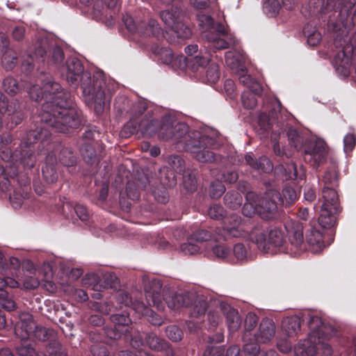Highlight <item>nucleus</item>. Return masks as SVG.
<instances>
[{
    "instance_id": "obj_29",
    "label": "nucleus",
    "mask_w": 356,
    "mask_h": 356,
    "mask_svg": "<svg viewBox=\"0 0 356 356\" xmlns=\"http://www.w3.org/2000/svg\"><path fill=\"white\" fill-rule=\"evenodd\" d=\"M247 202L244 204L242 212L248 217L252 216L255 213H258L257 204L258 196L254 193H248L246 196Z\"/></svg>"
},
{
    "instance_id": "obj_44",
    "label": "nucleus",
    "mask_w": 356,
    "mask_h": 356,
    "mask_svg": "<svg viewBox=\"0 0 356 356\" xmlns=\"http://www.w3.org/2000/svg\"><path fill=\"white\" fill-rule=\"evenodd\" d=\"M112 322L114 323L115 328L125 330L127 331V325L131 322L130 318L127 315L125 314H114L111 317Z\"/></svg>"
},
{
    "instance_id": "obj_58",
    "label": "nucleus",
    "mask_w": 356,
    "mask_h": 356,
    "mask_svg": "<svg viewBox=\"0 0 356 356\" xmlns=\"http://www.w3.org/2000/svg\"><path fill=\"white\" fill-rule=\"evenodd\" d=\"M125 332V330L124 329H120L117 327L115 328V326L114 325L113 327H108L105 330V333L106 336L112 339H120L123 332Z\"/></svg>"
},
{
    "instance_id": "obj_57",
    "label": "nucleus",
    "mask_w": 356,
    "mask_h": 356,
    "mask_svg": "<svg viewBox=\"0 0 356 356\" xmlns=\"http://www.w3.org/2000/svg\"><path fill=\"white\" fill-rule=\"evenodd\" d=\"M166 334L169 339L177 341L181 339L182 332L176 326H169L166 329Z\"/></svg>"
},
{
    "instance_id": "obj_4",
    "label": "nucleus",
    "mask_w": 356,
    "mask_h": 356,
    "mask_svg": "<svg viewBox=\"0 0 356 356\" xmlns=\"http://www.w3.org/2000/svg\"><path fill=\"white\" fill-rule=\"evenodd\" d=\"M66 79L71 84L80 78L83 94L88 104H94L96 112H100L104 105L106 86L102 72L93 75L92 83L90 75L83 72V65L77 58H71L67 61Z\"/></svg>"
},
{
    "instance_id": "obj_7",
    "label": "nucleus",
    "mask_w": 356,
    "mask_h": 356,
    "mask_svg": "<svg viewBox=\"0 0 356 356\" xmlns=\"http://www.w3.org/2000/svg\"><path fill=\"white\" fill-rule=\"evenodd\" d=\"M249 238L264 253L274 254L285 251L283 234L278 228L266 232L262 227H255L250 232Z\"/></svg>"
},
{
    "instance_id": "obj_54",
    "label": "nucleus",
    "mask_w": 356,
    "mask_h": 356,
    "mask_svg": "<svg viewBox=\"0 0 356 356\" xmlns=\"http://www.w3.org/2000/svg\"><path fill=\"white\" fill-rule=\"evenodd\" d=\"M105 13V8L103 4L102 0H96L93 7H92V15L94 18H95L97 20H102V16L104 15Z\"/></svg>"
},
{
    "instance_id": "obj_60",
    "label": "nucleus",
    "mask_w": 356,
    "mask_h": 356,
    "mask_svg": "<svg viewBox=\"0 0 356 356\" xmlns=\"http://www.w3.org/2000/svg\"><path fill=\"white\" fill-rule=\"evenodd\" d=\"M345 152H351L355 145V137L353 134H347L343 138Z\"/></svg>"
},
{
    "instance_id": "obj_52",
    "label": "nucleus",
    "mask_w": 356,
    "mask_h": 356,
    "mask_svg": "<svg viewBox=\"0 0 356 356\" xmlns=\"http://www.w3.org/2000/svg\"><path fill=\"white\" fill-rule=\"evenodd\" d=\"M252 339L250 340H243V351L250 356H254L259 350L260 348L258 342H252Z\"/></svg>"
},
{
    "instance_id": "obj_23",
    "label": "nucleus",
    "mask_w": 356,
    "mask_h": 356,
    "mask_svg": "<svg viewBox=\"0 0 356 356\" xmlns=\"http://www.w3.org/2000/svg\"><path fill=\"white\" fill-rule=\"evenodd\" d=\"M273 196L275 197L281 204L285 206L291 205L298 198L296 191L290 186L284 187L282 191V194L277 192H273Z\"/></svg>"
},
{
    "instance_id": "obj_34",
    "label": "nucleus",
    "mask_w": 356,
    "mask_h": 356,
    "mask_svg": "<svg viewBox=\"0 0 356 356\" xmlns=\"http://www.w3.org/2000/svg\"><path fill=\"white\" fill-rule=\"evenodd\" d=\"M26 268L27 271L30 273H33L34 276H31L29 280H24V288L26 289H35L38 286L39 281L35 277V268L33 264L29 260H24V268Z\"/></svg>"
},
{
    "instance_id": "obj_22",
    "label": "nucleus",
    "mask_w": 356,
    "mask_h": 356,
    "mask_svg": "<svg viewBox=\"0 0 356 356\" xmlns=\"http://www.w3.org/2000/svg\"><path fill=\"white\" fill-rule=\"evenodd\" d=\"M224 312L226 315L228 329L231 332H234L240 327L241 320L238 312L229 306H224Z\"/></svg>"
},
{
    "instance_id": "obj_36",
    "label": "nucleus",
    "mask_w": 356,
    "mask_h": 356,
    "mask_svg": "<svg viewBox=\"0 0 356 356\" xmlns=\"http://www.w3.org/2000/svg\"><path fill=\"white\" fill-rule=\"evenodd\" d=\"M152 51L154 54L157 55L161 62L165 65H170L175 58L172 50L168 48L156 46L152 48Z\"/></svg>"
},
{
    "instance_id": "obj_6",
    "label": "nucleus",
    "mask_w": 356,
    "mask_h": 356,
    "mask_svg": "<svg viewBox=\"0 0 356 356\" xmlns=\"http://www.w3.org/2000/svg\"><path fill=\"white\" fill-rule=\"evenodd\" d=\"M197 18L199 25L202 29V37L211 42L214 49H224L237 44L234 35L221 24H214L212 17L201 14L198 15Z\"/></svg>"
},
{
    "instance_id": "obj_10",
    "label": "nucleus",
    "mask_w": 356,
    "mask_h": 356,
    "mask_svg": "<svg viewBox=\"0 0 356 356\" xmlns=\"http://www.w3.org/2000/svg\"><path fill=\"white\" fill-rule=\"evenodd\" d=\"M58 152L59 153L58 159L63 165H72L75 162L72 153L67 149L62 148L60 144H57L54 152H49L47 155V163L42 169L44 178L49 183L54 182L57 179L54 165L57 162Z\"/></svg>"
},
{
    "instance_id": "obj_53",
    "label": "nucleus",
    "mask_w": 356,
    "mask_h": 356,
    "mask_svg": "<svg viewBox=\"0 0 356 356\" xmlns=\"http://www.w3.org/2000/svg\"><path fill=\"white\" fill-rule=\"evenodd\" d=\"M81 154L87 163H92L95 161L96 152L91 145L86 144L85 147L81 149Z\"/></svg>"
},
{
    "instance_id": "obj_49",
    "label": "nucleus",
    "mask_w": 356,
    "mask_h": 356,
    "mask_svg": "<svg viewBox=\"0 0 356 356\" xmlns=\"http://www.w3.org/2000/svg\"><path fill=\"white\" fill-rule=\"evenodd\" d=\"M171 31L178 37L181 38H186L191 36V31L181 20Z\"/></svg>"
},
{
    "instance_id": "obj_32",
    "label": "nucleus",
    "mask_w": 356,
    "mask_h": 356,
    "mask_svg": "<svg viewBox=\"0 0 356 356\" xmlns=\"http://www.w3.org/2000/svg\"><path fill=\"white\" fill-rule=\"evenodd\" d=\"M209 56H196L188 60V68L193 72H197L204 68L209 62Z\"/></svg>"
},
{
    "instance_id": "obj_9",
    "label": "nucleus",
    "mask_w": 356,
    "mask_h": 356,
    "mask_svg": "<svg viewBox=\"0 0 356 356\" xmlns=\"http://www.w3.org/2000/svg\"><path fill=\"white\" fill-rule=\"evenodd\" d=\"M162 289V284L159 280L149 281L145 286V298L147 305L139 300L131 303L132 309L139 316H148L152 309L150 306H156L159 309H163V305L160 299V293Z\"/></svg>"
},
{
    "instance_id": "obj_25",
    "label": "nucleus",
    "mask_w": 356,
    "mask_h": 356,
    "mask_svg": "<svg viewBox=\"0 0 356 356\" xmlns=\"http://www.w3.org/2000/svg\"><path fill=\"white\" fill-rule=\"evenodd\" d=\"M8 285L7 280L0 278V305L4 309L12 311L15 309L16 304L13 300L8 298V293L6 290Z\"/></svg>"
},
{
    "instance_id": "obj_45",
    "label": "nucleus",
    "mask_w": 356,
    "mask_h": 356,
    "mask_svg": "<svg viewBox=\"0 0 356 356\" xmlns=\"http://www.w3.org/2000/svg\"><path fill=\"white\" fill-rule=\"evenodd\" d=\"M281 8L279 0H268L264 2V10L270 16L273 17L277 15Z\"/></svg>"
},
{
    "instance_id": "obj_3",
    "label": "nucleus",
    "mask_w": 356,
    "mask_h": 356,
    "mask_svg": "<svg viewBox=\"0 0 356 356\" xmlns=\"http://www.w3.org/2000/svg\"><path fill=\"white\" fill-rule=\"evenodd\" d=\"M8 140L3 142L0 136V190L2 191L8 189L10 186L16 184L17 186L10 195V202L15 209L22 207V193L21 182V167L22 165V154L21 150L18 156L13 153L7 147Z\"/></svg>"
},
{
    "instance_id": "obj_62",
    "label": "nucleus",
    "mask_w": 356,
    "mask_h": 356,
    "mask_svg": "<svg viewBox=\"0 0 356 356\" xmlns=\"http://www.w3.org/2000/svg\"><path fill=\"white\" fill-rule=\"evenodd\" d=\"M42 132L38 130L30 131L27 134L26 145H31L35 143L41 138Z\"/></svg>"
},
{
    "instance_id": "obj_33",
    "label": "nucleus",
    "mask_w": 356,
    "mask_h": 356,
    "mask_svg": "<svg viewBox=\"0 0 356 356\" xmlns=\"http://www.w3.org/2000/svg\"><path fill=\"white\" fill-rule=\"evenodd\" d=\"M213 254L218 259L233 262L232 250L225 244H219L212 248Z\"/></svg>"
},
{
    "instance_id": "obj_19",
    "label": "nucleus",
    "mask_w": 356,
    "mask_h": 356,
    "mask_svg": "<svg viewBox=\"0 0 356 356\" xmlns=\"http://www.w3.org/2000/svg\"><path fill=\"white\" fill-rule=\"evenodd\" d=\"M160 17L166 26L171 30L181 20V10L177 7H172L170 10L161 12Z\"/></svg>"
},
{
    "instance_id": "obj_63",
    "label": "nucleus",
    "mask_w": 356,
    "mask_h": 356,
    "mask_svg": "<svg viewBox=\"0 0 356 356\" xmlns=\"http://www.w3.org/2000/svg\"><path fill=\"white\" fill-rule=\"evenodd\" d=\"M304 198L309 202H313L316 199V193L309 184H306L304 187Z\"/></svg>"
},
{
    "instance_id": "obj_11",
    "label": "nucleus",
    "mask_w": 356,
    "mask_h": 356,
    "mask_svg": "<svg viewBox=\"0 0 356 356\" xmlns=\"http://www.w3.org/2000/svg\"><path fill=\"white\" fill-rule=\"evenodd\" d=\"M224 209L218 204H213L208 209V215L211 218L223 220L224 229L230 236L233 237L244 236L246 230L241 223V218L236 214H231L224 218Z\"/></svg>"
},
{
    "instance_id": "obj_64",
    "label": "nucleus",
    "mask_w": 356,
    "mask_h": 356,
    "mask_svg": "<svg viewBox=\"0 0 356 356\" xmlns=\"http://www.w3.org/2000/svg\"><path fill=\"white\" fill-rule=\"evenodd\" d=\"M0 356H22V347H17L15 353L12 352L8 348H1Z\"/></svg>"
},
{
    "instance_id": "obj_13",
    "label": "nucleus",
    "mask_w": 356,
    "mask_h": 356,
    "mask_svg": "<svg viewBox=\"0 0 356 356\" xmlns=\"http://www.w3.org/2000/svg\"><path fill=\"white\" fill-rule=\"evenodd\" d=\"M163 300L170 310H178L188 307L192 300V295L188 292L172 293L169 290H163Z\"/></svg>"
},
{
    "instance_id": "obj_24",
    "label": "nucleus",
    "mask_w": 356,
    "mask_h": 356,
    "mask_svg": "<svg viewBox=\"0 0 356 356\" xmlns=\"http://www.w3.org/2000/svg\"><path fill=\"white\" fill-rule=\"evenodd\" d=\"M300 318L298 316L287 317L282 321V327L286 334L292 337L300 331Z\"/></svg>"
},
{
    "instance_id": "obj_20",
    "label": "nucleus",
    "mask_w": 356,
    "mask_h": 356,
    "mask_svg": "<svg viewBox=\"0 0 356 356\" xmlns=\"http://www.w3.org/2000/svg\"><path fill=\"white\" fill-rule=\"evenodd\" d=\"M245 159L246 163L254 170L266 173L273 170V164L266 156H262L257 161L250 154H248L245 156Z\"/></svg>"
},
{
    "instance_id": "obj_47",
    "label": "nucleus",
    "mask_w": 356,
    "mask_h": 356,
    "mask_svg": "<svg viewBox=\"0 0 356 356\" xmlns=\"http://www.w3.org/2000/svg\"><path fill=\"white\" fill-rule=\"evenodd\" d=\"M181 251L185 254H195L201 250V246L188 238L187 242L181 245Z\"/></svg>"
},
{
    "instance_id": "obj_28",
    "label": "nucleus",
    "mask_w": 356,
    "mask_h": 356,
    "mask_svg": "<svg viewBox=\"0 0 356 356\" xmlns=\"http://www.w3.org/2000/svg\"><path fill=\"white\" fill-rule=\"evenodd\" d=\"M307 241L313 247L314 252L321 251L325 247L323 234L315 228L311 229L307 236Z\"/></svg>"
},
{
    "instance_id": "obj_51",
    "label": "nucleus",
    "mask_w": 356,
    "mask_h": 356,
    "mask_svg": "<svg viewBox=\"0 0 356 356\" xmlns=\"http://www.w3.org/2000/svg\"><path fill=\"white\" fill-rule=\"evenodd\" d=\"M207 308V303L204 297H198L193 307L192 315L195 316H201L205 313Z\"/></svg>"
},
{
    "instance_id": "obj_43",
    "label": "nucleus",
    "mask_w": 356,
    "mask_h": 356,
    "mask_svg": "<svg viewBox=\"0 0 356 356\" xmlns=\"http://www.w3.org/2000/svg\"><path fill=\"white\" fill-rule=\"evenodd\" d=\"M26 332L30 334L34 333V335L40 340L45 341L47 339V330L44 327H38L34 322H31L26 328Z\"/></svg>"
},
{
    "instance_id": "obj_14",
    "label": "nucleus",
    "mask_w": 356,
    "mask_h": 356,
    "mask_svg": "<svg viewBox=\"0 0 356 356\" xmlns=\"http://www.w3.org/2000/svg\"><path fill=\"white\" fill-rule=\"evenodd\" d=\"M289 241L292 246L291 254H297L302 250L304 243L302 225L298 222H289L285 225Z\"/></svg>"
},
{
    "instance_id": "obj_37",
    "label": "nucleus",
    "mask_w": 356,
    "mask_h": 356,
    "mask_svg": "<svg viewBox=\"0 0 356 356\" xmlns=\"http://www.w3.org/2000/svg\"><path fill=\"white\" fill-rule=\"evenodd\" d=\"M323 181L324 186L322 190V195H323V191H336L334 187L337 184V175L335 172H327L323 177Z\"/></svg>"
},
{
    "instance_id": "obj_27",
    "label": "nucleus",
    "mask_w": 356,
    "mask_h": 356,
    "mask_svg": "<svg viewBox=\"0 0 356 356\" xmlns=\"http://www.w3.org/2000/svg\"><path fill=\"white\" fill-rule=\"evenodd\" d=\"M145 343L151 350L157 352L165 350L168 347V343L164 339L153 333L146 335Z\"/></svg>"
},
{
    "instance_id": "obj_59",
    "label": "nucleus",
    "mask_w": 356,
    "mask_h": 356,
    "mask_svg": "<svg viewBox=\"0 0 356 356\" xmlns=\"http://www.w3.org/2000/svg\"><path fill=\"white\" fill-rule=\"evenodd\" d=\"M225 188L221 183H212L211 184V195L213 198L220 197L225 192Z\"/></svg>"
},
{
    "instance_id": "obj_2",
    "label": "nucleus",
    "mask_w": 356,
    "mask_h": 356,
    "mask_svg": "<svg viewBox=\"0 0 356 356\" xmlns=\"http://www.w3.org/2000/svg\"><path fill=\"white\" fill-rule=\"evenodd\" d=\"M139 129L145 136L157 134L160 140L169 141L178 149L190 152L197 161L203 163L214 161L215 154L210 149L215 140L198 131H189L185 123L179 122L171 115H165L161 121L152 120L148 124L143 121Z\"/></svg>"
},
{
    "instance_id": "obj_41",
    "label": "nucleus",
    "mask_w": 356,
    "mask_h": 356,
    "mask_svg": "<svg viewBox=\"0 0 356 356\" xmlns=\"http://www.w3.org/2000/svg\"><path fill=\"white\" fill-rule=\"evenodd\" d=\"M290 144L297 150L300 149L304 143L303 137L299 134L297 130L289 129L287 133Z\"/></svg>"
},
{
    "instance_id": "obj_42",
    "label": "nucleus",
    "mask_w": 356,
    "mask_h": 356,
    "mask_svg": "<svg viewBox=\"0 0 356 356\" xmlns=\"http://www.w3.org/2000/svg\"><path fill=\"white\" fill-rule=\"evenodd\" d=\"M189 238L195 244H198L201 246V249H202L203 248H207L205 246L204 242L207 241L211 238V234L205 230H199L193 234Z\"/></svg>"
},
{
    "instance_id": "obj_35",
    "label": "nucleus",
    "mask_w": 356,
    "mask_h": 356,
    "mask_svg": "<svg viewBox=\"0 0 356 356\" xmlns=\"http://www.w3.org/2000/svg\"><path fill=\"white\" fill-rule=\"evenodd\" d=\"M225 204L232 209L239 208L242 204V195L237 191H232L226 193L225 197Z\"/></svg>"
},
{
    "instance_id": "obj_40",
    "label": "nucleus",
    "mask_w": 356,
    "mask_h": 356,
    "mask_svg": "<svg viewBox=\"0 0 356 356\" xmlns=\"http://www.w3.org/2000/svg\"><path fill=\"white\" fill-rule=\"evenodd\" d=\"M3 87L5 91L11 96L15 95L19 90V86L17 80L10 76L3 79Z\"/></svg>"
},
{
    "instance_id": "obj_61",
    "label": "nucleus",
    "mask_w": 356,
    "mask_h": 356,
    "mask_svg": "<svg viewBox=\"0 0 356 356\" xmlns=\"http://www.w3.org/2000/svg\"><path fill=\"white\" fill-rule=\"evenodd\" d=\"M117 302L118 304L129 307L131 305L132 301L131 298L129 297V294L126 292H120L117 297Z\"/></svg>"
},
{
    "instance_id": "obj_12",
    "label": "nucleus",
    "mask_w": 356,
    "mask_h": 356,
    "mask_svg": "<svg viewBox=\"0 0 356 356\" xmlns=\"http://www.w3.org/2000/svg\"><path fill=\"white\" fill-rule=\"evenodd\" d=\"M123 21L129 31L140 37L147 38L152 35L159 39L164 37L159 24L154 19L136 24L131 17L127 16L123 18Z\"/></svg>"
},
{
    "instance_id": "obj_48",
    "label": "nucleus",
    "mask_w": 356,
    "mask_h": 356,
    "mask_svg": "<svg viewBox=\"0 0 356 356\" xmlns=\"http://www.w3.org/2000/svg\"><path fill=\"white\" fill-rule=\"evenodd\" d=\"M65 207H67V209H73L78 218L83 221L87 220L89 218L87 209L83 205L77 204L74 207H72L71 204L67 203L64 206V209Z\"/></svg>"
},
{
    "instance_id": "obj_56",
    "label": "nucleus",
    "mask_w": 356,
    "mask_h": 356,
    "mask_svg": "<svg viewBox=\"0 0 356 356\" xmlns=\"http://www.w3.org/2000/svg\"><path fill=\"white\" fill-rule=\"evenodd\" d=\"M83 283L86 287L95 289L99 286V277L95 273L88 274L83 280Z\"/></svg>"
},
{
    "instance_id": "obj_30",
    "label": "nucleus",
    "mask_w": 356,
    "mask_h": 356,
    "mask_svg": "<svg viewBox=\"0 0 356 356\" xmlns=\"http://www.w3.org/2000/svg\"><path fill=\"white\" fill-rule=\"evenodd\" d=\"M236 73L238 75L239 80L241 83L246 86L250 90L257 94H261L262 88L260 84L246 74L245 67H244V71L243 72H236Z\"/></svg>"
},
{
    "instance_id": "obj_46",
    "label": "nucleus",
    "mask_w": 356,
    "mask_h": 356,
    "mask_svg": "<svg viewBox=\"0 0 356 356\" xmlns=\"http://www.w3.org/2000/svg\"><path fill=\"white\" fill-rule=\"evenodd\" d=\"M206 77L207 81L211 83H214L218 80L220 73L218 65L216 63H210L206 72Z\"/></svg>"
},
{
    "instance_id": "obj_50",
    "label": "nucleus",
    "mask_w": 356,
    "mask_h": 356,
    "mask_svg": "<svg viewBox=\"0 0 356 356\" xmlns=\"http://www.w3.org/2000/svg\"><path fill=\"white\" fill-rule=\"evenodd\" d=\"M168 163L172 170L177 173L181 175L184 170V161L178 156H171L168 159Z\"/></svg>"
},
{
    "instance_id": "obj_5",
    "label": "nucleus",
    "mask_w": 356,
    "mask_h": 356,
    "mask_svg": "<svg viewBox=\"0 0 356 356\" xmlns=\"http://www.w3.org/2000/svg\"><path fill=\"white\" fill-rule=\"evenodd\" d=\"M309 326L311 332L308 339L295 346L294 356L331 355L332 347L326 341L334 334V328L325 325L317 316L310 318Z\"/></svg>"
},
{
    "instance_id": "obj_15",
    "label": "nucleus",
    "mask_w": 356,
    "mask_h": 356,
    "mask_svg": "<svg viewBox=\"0 0 356 356\" xmlns=\"http://www.w3.org/2000/svg\"><path fill=\"white\" fill-rule=\"evenodd\" d=\"M276 332V326L271 319H263L259 328L253 334L254 341L260 343H266L272 340Z\"/></svg>"
},
{
    "instance_id": "obj_8",
    "label": "nucleus",
    "mask_w": 356,
    "mask_h": 356,
    "mask_svg": "<svg viewBox=\"0 0 356 356\" xmlns=\"http://www.w3.org/2000/svg\"><path fill=\"white\" fill-rule=\"evenodd\" d=\"M318 202L321 203L318 223L323 228H331L337 222L336 215L340 211L339 197L336 191H323V197Z\"/></svg>"
},
{
    "instance_id": "obj_17",
    "label": "nucleus",
    "mask_w": 356,
    "mask_h": 356,
    "mask_svg": "<svg viewBox=\"0 0 356 356\" xmlns=\"http://www.w3.org/2000/svg\"><path fill=\"white\" fill-rule=\"evenodd\" d=\"M225 62L228 67L236 72L244 71L245 57L239 51H229L225 53Z\"/></svg>"
},
{
    "instance_id": "obj_39",
    "label": "nucleus",
    "mask_w": 356,
    "mask_h": 356,
    "mask_svg": "<svg viewBox=\"0 0 356 356\" xmlns=\"http://www.w3.org/2000/svg\"><path fill=\"white\" fill-rule=\"evenodd\" d=\"M257 93L247 90L244 91L241 95V102L243 106L248 109H252L255 107L257 104V100L255 95Z\"/></svg>"
},
{
    "instance_id": "obj_1",
    "label": "nucleus",
    "mask_w": 356,
    "mask_h": 356,
    "mask_svg": "<svg viewBox=\"0 0 356 356\" xmlns=\"http://www.w3.org/2000/svg\"><path fill=\"white\" fill-rule=\"evenodd\" d=\"M28 92L35 101L44 100L39 113L40 120L56 131L66 133L80 125L79 114L70 93L63 90L58 83L47 78L42 88L33 86Z\"/></svg>"
},
{
    "instance_id": "obj_55",
    "label": "nucleus",
    "mask_w": 356,
    "mask_h": 356,
    "mask_svg": "<svg viewBox=\"0 0 356 356\" xmlns=\"http://www.w3.org/2000/svg\"><path fill=\"white\" fill-rule=\"evenodd\" d=\"M188 58H186L184 56L179 55L173 58L170 65L174 70H184L188 67Z\"/></svg>"
},
{
    "instance_id": "obj_26",
    "label": "nucleus",
    "mask_w": 356,
    "mask_h": 356,
    "mask_svg": "<svg viewBox=\"0 0 356 356\" xmlns=\"http://www.w3.org/2000/svg\"><path fill=\"white\" fill-rule=\"evenodd\" d=\"M233 262L235 261H245L251 259L252 254L250 247L243 243H236L232 250Z\"/></svg>"
},
{
    "instance_id": "obj_16",
    "label": "nucleus",
    "mask_w": 356,
    "mask_h": 356,
    "mask_svg": "<svg viewBox=\"0 0 356 356\" xmlns=\"http://www.w3.org/2000/svg\"><path fill=\"white\" fill-rule=\"evenodd\" d=\"M277 200L273 196V192L268 193L265 197H259L258 196L257 204L258 213L264 218H270V215L277 210Z\"/></svg>"
},
{
    "instance_id": "obj_38",
    "label": "nucleus",
    "mask_w": 356,
    "mask_h": 356,
    "mask_svg": "<svg viewBox=\"0 0 356 356\" xmlns=\"http://www.w3.org/2000/svg\"><path fill=\"white\" fill-rule=\"evenodd\" d=\"M2 56L1 62L3 67L6 70H11L15 67L17 58L16 54L9 49L8 51L1 55Z\"/></svg>"
},
{
    "instance_id": "obj_31",
    "label": "nucleus",
    "mask_w": 356,
    "mask_h": 356,
    "mask_svg": "<svg viewBox=\"0 0 356 356\" xmlns=\"http://www.w3.org/2000/svg\"><path fill=\"white\" fill-rule=\"evenodd\" d=\"M258 317L253 313H249L245 318L244 328L245 332L243 335V340H250L252 334L251 332L257 326L258 323Z\"/></svg>"
},
{
    "instance_id": "obj_18",
    "label": "nucleus",
    "mask_w": 356,
    "mask_h": 356,
    "mask_svg": "<svg viewBox=\"0 0 356 356\" xmlns=\"http://www.w3.org/2000/svg\"><path fill=\"white\" fill-rule=\"evenodd\" d=\"M305 152L310 156L309 161L313 160L314 163L319 164L325 158L326 144L322 140H316L312 147L305 149Z\"/></svg>"
},
{
    "instance_id": "obj_21",
    "label": "nucleus",
    "mask_w": 356,
    "mask_h": 356,
    "mask_svg": "<svg viewBox=\"0 0 356 356\" xmlns=\"http://www.w3.org/2000/svg\"><path fill=\"white\" fill-rule=\"evenodd\" d=\"M336 70L340 72L343 77L349 74L350 58L343 50L339 51L334 57L333 61Z\"/></svg>"
}]
</instances>
